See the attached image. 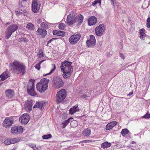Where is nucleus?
Instances as JSON below:
<instances>
[{
    "mask_svg": "<svg viewBox=\"0 0 150 150\" xmlns=\"http://www.w3.org/2000/svg\"><path fill=\"white\" fill-rule=\"evenodd\" d=\"M9 66L11 67V70L15 74H23L25 72V67L21 63L15 61L9 64Z\"/></svg>",
    "mask_w": 150,
    "mask_h": 150,
    "instance_id": "obj_1",
    "label": "nucleus"
},
{
    "mask_svg": "<svg viewBox=\"0 0 150 150\" xmlns=\"http://www.w3.org/2000/svg\"><path fill=\"white\" fill-rule=\"evenodd\" d=\"M71 64V62L65 61L61 65V69L64 73L63 76L64 78H67L71 76V71H72L73 69Z\"/></svg>",
    "mask_w": 150,
    "mask_h": 150,
    "instance_id": "obj_2",
    "label": "nucleus"
},
{
    "mask_svg": "<svg viewBox=\"0 0 150 150\" xmlns=\"http://www.w3.org/2000/svg\"><path fill=\"white\" fill-rule=\"evenodd\" d=\"M48 82V79L45 78L42 79L36 85L37 90L40 93L44 92L47 89Z\"/></svg>",
    "mask_w": 150,
    "mask_h": 150,
    "instance_id": "obj_3",
    "label": "nucleus"
},
{
    "mask_svg": "<svg viewBox=\"0 0 150 150\" xmlns=\"http://www.w3.org/2000/svg\"><path fill=\"white\" fill-rule=\"evenodd\" d=\"M67 96V92L64 89H62L57 92L56 95V101L59 103L64 100Z\"/></svg>",
    "mask_w": 150,
    "mask_h": 150,
    "instance_id": "obj_4",
    "label": "nucleus"
},
{
    "mask_svg": "<svg viewBox=\"0 0 150 150\" xmlns=\"http://www.w3.org/2000/svg\"><path fill=\"white\" fill-rule=\"evenodd\" d=\"M34 82V80L30 79L28 82L27 85V92L28 94L32 96L37 95L35 91Z\"/></svg>",
    "mask_w": 150,
    "mask_h": 150,
    "instance_id": "obj_5",
    "label": "nucleus"
},
{
    "mask_svg": "<svg viewBox=\"0 0 150 150\" xmlns=\"http://www.w3.org/2000/svg\"><path fill=\"white\" fill-rule=\"evenodd\" d=\"M52 84L56 88H58L63 86L64 82L62 79L60 77H55L52 81Z\"/></svg>",
    "mask_w": 150,
    "mask_h": 150,
    "instance_id": "obj_6",
    "label": "nucleus"
},
{
    "mask_svg": "<svg viewBox=\"0 0 150 150\" xmlns=\"http://www.w3.org/2000/svg\"><path fill=\"white\" fill-rule=\"evenodd\" d=\"M18 27L15 24H12L8 26L6 31V38L8 39L11 36L13 33L16 30Z\"/></svg>",
    "mask_w": 150,
    "mask_h": 150,
    "instance_id": "obj_7",
    "label": "nucleus"
},
{
    "mask_svg": "<svg viewBox=\"0 0 150 150\" xmlns=\"http://www.w3.org/2000/svg\"><path fill=\"white\" fill-rule=\"evenodd\" d=\"M41 4L38 0H33L32 4V10L34 13L38 12L40 10Z\"/></svg>",
    "mask_w": 150,
    "mask_h": 150,
    "instance_id": "obj_8",
    "label": "nucleus"
},
{
    "mask_svg": "<svg viewBox=\"0 0 150 150\" xmlns=\"http://www.w3.org/2000/svg\"><path fill=\"white\" fill-rule=\"evenodd\" d=\"M105 30V25L102 24L96 27L95 29V32L97 36H100L103 34Z\"/></svg>",
    "mask_w": 150,
    "mask_h": 150,
    "instance_id": "obj_9",
    "label": "nucleus"
},
{
    "mask_svg": "<svg viewBox=\"0 0 150 150\" xmlns=\"http://www.w3.org/2000/svg\"><path fill=\"white\" fill-rule=\"evenodd\" d=\"M76 17L74 14H71L67 16V23L70 26L76 21Z\"/></svg>",
    "mask_w": 150,
    "mask_h": 150,
    "instance_id": "obj_10",
    "label": "nucleus"
},
{
    "mask_svg": "<svg viewBox=\"0 0 150 150\" xmlns=\"http://www.w3.org/2000/svg\"><path fill=\"white\" fill-rule=\"evenodd\" d=\"M30 119L29 115L28 114L24 113L19 118V120L22 124L25 125L29 122Z\"/></svg>",
    "mask_w": 150,
    "mask_h": 150,
    "instance_id": "obj_11",
    "label": "nucleus"
},
{
    "mask_svg": "<svg viewBox=\"0 0 150 150\" xmlns=\"http://www.w3.org/2000/svg\"><path fill=\"white\" fill-rule=\"evenodd\" d=\"M81 37L80 34L72 35L69 38V41L72 45H74L79 40Z\"/></svg>",
    "mask_w": 150,
    "mask_h": 150,
    "instance_id": "obj_12",
    "label": "nucleus"
},
{
    "mask_svg": "<svg viewBox=\"0 0 150 150\" xmlns=\"http://www.w3.org/2000/svg\"><path fill=\"white\" fill-rule=\"evenodd\" d=\"M23 132L22 127L18 126L17 127H12L11 129V132L13 134L21 133Z\"/></svg>",
    "mask_w": 150,
    "mask_h": 150,
    "instance_id": "obj_13",
    "label": "nucleus"
},
{
    "mask_svg": "<svg viewBox=\"0 0 150 150\" xmlns=\"http://www.w3.org/2000/svg\"><path fill=\"white\" fill-rule=\"evenodd\" d=\"M6 96L8 99H11L15 96V93L13 89H8L5 91Z\"/></svg>",
    "mask_w": 150,
    "mask_h": 150,
    "instance_id": "obj_14",
    "label": "nucleus"
},
{
    "mask_svg": "<svg viewBox=\"0 0 150 150\" xmlns=\"http://www.w3.org/2000/svg\"><path fill=\"white\" fill-rule=\"evenodd\" d=\"M90 39L86 41V43L88 47L93 46L95 45L96 39L95 37L93 35H90Z\"/></svg>",
    "mask_w": 150,
    "mask_h": 150,
    "instance_id": "obj_15",
    "label": "nucleus"
},
{
    "mask_svg": "<svg viewBox=\"0 0 150 150\" xmlns=\"http://www.w3.org/2000/svg\"><path fill=\"white\" fill-rule=\"evenodd\" d=\"M13 121L9 118H6L4 120L3 123L4 126L8 128L11 126L13 124Z\"/></svg>",
    "mask_w": 150,
    "mask_h": 150,
    "instance_id": "obj_16",
    "label": "nucleus"
},
{
    "mask_svg": "<svg viewBox=\"0 0 150 150\" xmlns=\"http://www.w3.org/2000/svg\"><path fill=\"white\" fill-rule=\"evenodd\" d=\"M97 22V18L94 16H92L89 18L88 24L90 26L94 25Z\"/></svg>",
    "mask_w": 150,
    "mask_h": 150,
    "instance_id": "obj_17",
    "label": "nucleus"
},
{
    "mask_svg": "<svg viewBox=\"0 0 150 150\" xmlns=\"http://www.w3.org/2000/svg\"><path fill=\"white\" fill-rule=\"evenodd\" d=\"M34 101L32 100H28L26 104H25V108L27 110L30 111L31 110V107L34 103Z\"/></svg>",
    "mask_w": 150,
    "mask_h": 150,
    "instance_id": "obj_18",
    "label": "nucleus"
},
{
    "mask_svg": "<svg viewBox=\"0 0 150 150\" xmlns=\"http://www.w3.org/2000/svg\"><path fill=\"white\" fill-rule=\"evenodd\" d=\"M37 35H40L42 38H44L47 34V32L45 30L39 28L37 31Z\"/></svg>",
    "mask_w": 150,
    "mask_h": 150,
    "instance_id": "obj_19",
    "label": "nucleus"
},
{
    "mask_svg": "<svg viewBox=\"0 0 150 150\" xmlns=\"http://www.w3.org/2000/svg\"><path fill=\"white\" fill-rule=\"evenodd\" d=\"M78 105H76L72 107L69 110V113L71 115H73L77 111L79 110V108L78 107Z\"/></svg>",
    "mask_w": 150,
    "mask_h": 150,
    "instance_id": "obj_20",
    "label": "nucleus"
},
{
    "mask_svg": "<svg viewBox=\"0 0 150 150\" xmlns=\"http://www.w3.org/2000/svg\"><path fill=\"white\" fill-rule=\"evenodd\" d=\"M10 76V74L8 71H6L3 72L2 74L0 75V78L2 81H4L7 78Z\"/></svg>",
    "mask_w": 150,
    "mask_h": 150,
    "instance_id": "obj_21",
    "label": "nucleus"
},
{
    "mask_svg": "<svg viewBox=\"0 0 150 150\" xmlns=\"http://www.w3.org/2000/svg\"><path fill=\"white\" fill-rule=\"evenodd\" d=\"M117 124V122L116 121H112L109 123L106 126V130H108L111 129Z\"/></svg>",
    "mask_w": 150,
    "mask_h": 150,
    "instance_id": "obj_22",
    "label": "nucleus"
},
{
    "mask_svg": "<svg viewBox=\"0 0 150 150\" xmlns=\"http://www.w3.org/2000/svg\"><path fill=\"white\" fill-rule=\"evenodd\" d=\"M44 104L42 102H38L36 103L33 107V108H39L42 109L44 108Z\"/></svg>",
    "mask_w": 150,
    "mask_h": 150,
    "instance_id": "obj_23",
    "label": "nucleus"
},
{
    "mask_svg": "<svg viewBox=\"0 0 150 150\" xmlns=\"http://www.w3.org/2000/svg\"><path fill=\"white\" fill-rule=\"evenodd\" d=\"M91 131L90 129L87 128L83 131L82 134L84 136L88 137L91 135Z\"/></svg>",
    "mask_w": 150,
    "mask_h": 150,
    "instance_id": "obj_24",
    "label": "nucleus"
},
{
    "mask_svg": "<svg viewBox=\"0 0 150 150\" xmlns=\"http://www.w3.org/2000/svg\"><path fill=\"white\" fill-rule=\"evenodd\" d=\"M145 30L144 28L141 29L139 31L140 37L141 39L144 40L146 35L144 33Z\"/></svg>",
    "mask_w": 150,
    "mask_h": 150,
    "instance_id": "obj_25",
    "label": "nucleus"
},
{
    "mask_svg": "<svg viewBox=\"0 0 150 150\" xmlns=\"http://www.w3.org/2000/svg\"><path fill=\"white\" fill-rule=\"evenodd\" d=\"M21 140L20 137H17L10 139L11 144L17 143L19 142Z\"/></svg>",
    "mask_w": 150,
    "mask_h": 150,
    "instance_id": "obj_26",
    "label": "nucleus"
},
{
    "mask_svg": "<svg viewBox=\"0 0 150 150\" xmlns=\"http://www.w3.org/2000/svg\"><path fill=\"white\" fill-rule=\"evenodd\" d=\"M83 16L82 15L80 14L78 16V19L77 21L78 25H80L82 23L83 21Z\"/></svg>",
    "mask_w": 150,
    "mask_h": 150,
    "instance_id": "obj_27",
    "label": "nucleus"
},
{
    "mask_svg": "<svg viewBox=\"0 0 150 150\" xmlns=\"http://www.w3.org/2000/svg\"><path fill=\"white\" fill-rule=\"evenodd\" d=\"M111 145L110 143H108V142H106L101 144V147L104 149L105 148H107L109 147Z\"/></svg>",
    "mask_w": 150,
    "mask_h": 150,
    "instance_id": "obj_28",
    "label": "nucleus"
},
{
    "mask_svg": "<svg viewBox=\"0 0 150 150\" xmlns=\"http://www.w3.org/2000/svg\"><path fill=\"white\" fill-rule=\"evenodd\" d=\"M73 118L72 117H70L68 120H66L64 121V122L62 123V125H63V126L62 128H64L66 126H67V125L70 122V120H73Z\"/></svg>",
    "mask_w": 150,
    "mask_h": 150,
    "instance_id": "obj_29",
    "label": "nucleus"
},
{
    "mask_svg": "<svg viewBox=\"0 0 150 150\" xmlns=\"http://www.w3.org/2000/svg\"><path fill=\"white\" fill-rule=\"evenodd\" d=\"M26 28L28 30H33L34 28V25L31 23H28L27 24Z\"/></svg>",
    "mask_w": 150,
    "mask_h": 150,
    "instance_id": "obj_30",
    "label": "nucleus"
},
{
    "mask_svg": "<svg viewBox=\"0 0 150 150\" xmlns=\"http://www.w3.org/2000/svg\"><path fill=\"white\" fill-rule=\"evenodd\" d=\"M40 26L41 27L45 28H48L49 26L48 23L46 22L42 23L40 24Z\"/></svg>",
    "mask_w": 150,
    "mask_h": 150,
    "instance_id": "obj_31",
    "label": "nucleus"
},
{
    "mask_svg": "<svg viewBox=\"0 0 150 150\" xmlns=\"http://www.w3.org/2000/svg\"><path fill=\"white\" fill-rule=\"evenodd\" d=\"M129 132V131L126 129H123L121 132V133L123 136H125Z\"/></svg>",
    "mask_w": 150,
    "mask_h": 150,
    "instance_id": "obj_32",
    "label": "nucleus"
},
{
    "mask_svg": "<svg viewBox=\"0 0 150 150\" xmlns=\"http://www.w3.org/2000/svg\"><path fill=\"white\" fill-rule=\"evenodd\" d=\"M45 60H43L39 62L38 64H37L35 66V68L36 69H37L38 70H40V65Z\"/></svg>",
    "mask_w": 150,
    "mask_h": 150,
    "instance_id": "obj_33",
    "label": "nucleus"
},
{
    "mask_svg": "<svg viewBox=\"0 0 150 150\" xmlns=\"http://www.w3.org/2000/svg\"><path fill=\"white\" fill-rule=\"evenodd\" d=\"M52 66L54 67V68L52 69L51 71H50V72L48 74H46L45 75H44V76H46V75H50V74H52L54 71L56 69V66H55V64H52Z\"/></svg>",
    "mask_w": 150,
    "mask_h": 150,
    "instance_id": "obj_34",
    "label": "nucleus"
},
{
    "mask_svg": "<svg viewBox=\"0 0 150 150\" xmlns=\"http://www.w3.org/2000/svg\"><path fill=\"white\" fill-rule=\"evenodd\" d=\"M52 137V135L49 134L43 136L42 137L43 139H47L51 138Z\"/></svg>",
    "mask_w": 150,
    "mask_h": 150,
    "instance_id": "obj_35",
    "label": "nucleus"
},
{
    "mask_svg": "<svg viewBox=\"0 0 150 150\" xmlns=\"http://www.w3.org/2000/svg\"><path fill=\"white\" fill-rule=\"evenodd\" d=\"M65 25L64 23H61L59 25V28L61 30H64L65 27Z\"/></svg>",
    "mask_w": 150,
    "mask_h": 150,
    "instance_id": "obj_36",
    "label": "nucleus"
},
{
    "mask_svg": "<svg viewBox=\"0 0 150 150\" xmlns=\"http://www.w3.org/2000/svg\"><path fill=\"white\" fill-rule=\"evenodd\" d=\"M142 118L145 119L150 118V114H149V112L148 111L144 116L142 117Z\"/></svg>",
    "mask_w": 150,
    "mask_h": 150,
    "instance_id": "obj_37",
    "label": "nucleus"
},
{
    "mask_svg": "<svg viewBox=\"0 0 150 150\" xmlns=\"http://www.w3.org/2000/svg\"><path fill=\"white\" fill-rule=\"evenodd\" d=\"M4 144L7 145L11 144L10 139H7L5 140L4 141Z\"/></svg>",
    "mask_w": 150,
    "mask_h": 150,
    "instance_id": "obj_38",
    "label": "nucleus"
},
{
    "mask_svg": "<svg viewBox=\"0 0 150 150\" xmlns=\"http://www.w3.org/2000/svg\"><path fill=\"white\" fill-rule=\"evenodd\" d=\"M38 57L39 58H42L43 57V52L42 50H40L38 53Z\"/></svg>",
    "mask_w": 150,
    "mask_h": 150,
    "instance_id": "obj_39",
    "label": "nucleus"
},
{
    "mask_svg": "<svg viewBox=\"0 0 150 150\" xmlns=\"http://www.w3.org/2000/svg\"><path fill=\"white\" fill-rule=\"evenodd\" d=\"M147 25L148 28H150V18H148L147 20Z\"/></svg>",
    "mask_w": 150,
    "mask_h": 150,
    "instance_id": "obj_40",
    "label": "nucleus"
},
{
    "mask_svg": "<svg viewBox=\"0 0 150 150\" xmlns=\"http://www.w3.org/2000/svg\"><path fill=\"white\" fill-rule=\"evenodd\" d=\"M59 33L58 36H60L63 37L65 35V33L64 32L62 31H59Z\"/></svg>",
    "mask_w": 150,
    "mask_h": 150,
    "instance_id": "obj_41",
    "label": "nucleus"
},
{
    "mask_svg": "<svg viewBox=\"0 0 150 150\" xmlns=\"http://www.w3.org/2000/svg\"><path fill=\"white\" fill-rule=\"evenodd\" d=\"M101 2V0H99L98 1H95L92 3V4L94 6L96 4L98 3H99L100 4Z\"/></svg>",
    "mask_w": 150,
    "mask_h": 150,
    "instance_id": "obj_42",
    "label": "nucleus"
},
{
    "mask_svg": "<svg viewBox=\"0 0 150 150\" xmlns=\"http://www.w3.org/2000/svg\"><path fill=\"white\" fill-rule=\"evenodd\" d=\"M59 33V31L54 30L53 31V34L54 35H58Z\"/></svg>",
    "mask_w": 150,
    "mask_h": 150,
    "instance_id": "obj_43",
    "label": "nucleus"
},
{
    "mask_svg": "<svg viewBox=\"0 0 150 150\" xmlns=\"http://www.w3.org/2000/svg\"><path fill=\"white\" fill-rule=\"evenodd\" d=\"M15 12L16 15L17 16H19L21 14V12L19 11H16Z\"/></svg>",
    "mask_w": 150,
    "mask_h": 150,
    "instance_id": "obj_44",
    "label": "nucleus"
},
{
    "mask_svg": "<svg viewBox=\"0 0 150 150\" xmlns=\"http://www.w3.org/2000/svg\"><path fill=\"white\" fill-rule=\"evenodd\" d=\"M120 57L122 59H124L125 58V57L124 55L122 53H120Z\"/></svg>",
    "mask_w": 150,
    "mask_h": 150,
    "instance_id": "obj_45",
    "label": "nucleus"
},
{
    "mask_svg": "<svg viewBox=\"0 0 150 150\" xmlns=\"http://www.w3.org/2000/svg\"><path fill=\"white\" fill-rule=\"evenodd\" d=\"M37 22L38 24H40L42 21V20L40 18H38L36 21Z\"/></svg>",
    "mask_w": 150,
    "mask_h": 150,
    "instance_id": "obj_46",
    "label": "nucleus"
},
{
    "mask_svg": "<svg viewBox=\"0 0 150 150\" xmlns=\"http://www.w3.org/2000/svg\"><path fill=\"white\" fill-rule=\"evenodd\" d=\"M56 39V38H53L51 39V40H49L48 41V42L47 44H49V43H51V42L52 41V40H54L55 39Z\"/></svg>",
    "mask_w": 150,
    "mask_h": 150,
    "instance_id": "obj_47",
    "label": "nucleus"
},
{
    "mask_svg": "<svg viewBox=\"0 0 150 150\" xmlns=\"http://www.w3.org/2000/svg\"><path fill=\"white\" fill-rule=\"evenodd\" d=\"M83 142L84 143H86L87 142L89 143L90 142H91V140H84L83 141Z\"/></svg>",
    "mask_w": 150,
    "mask_h": 150,
    "instance_id": "obj_48",
    "label": "nucleus"
},
{
    "mask_svg": "<svg viewBox=\"0 0 150 150\" xmlns=\"http://www.w3.org/2000/svg\"><path fill=\"white\" fill-rule=\"evenodd\" d=\"M33 149L34 150H38V148L36 147V146L35 145H34V147H33Z\"/></svg>",
    "mask_w": 150,
    "mask_h": 150,
    "instance_id": "obj_49",
    "label": "nucleus"
},
{
    "mask_svg": "<svg viewBox=\"0 0 150 150\" xmlns=\"http://www.w3.org/2000/svg\"><path fill=\"white\" fill-rule=\"evenodd\" d=\"M133 92L132 91L131 92H130L128 95H127V96H131L132 95V94H133Z\"/></svg>",
    "mask_w": 150,
    "mask_h": 150,
    "instance_id": "obj_50",
    "label": "nucleus"
},
{
    "mask_svg": "<svg viewBox=\"0 0 150 150\" xmlns=\"http://www.w3.org/2000/svg\"><path fill=\"white\" fill-rule=\"evenodd\" d=\"M35 144H33V145H30V146L33 149V147H34V145H35Z\"/></svg>",
    "mask_w": 150,
    "mask_h": 150,
    "instance_id": "obj_51",
    "label": "nucleus"
},
{
    "mask_svg": "<svg viewBox=\"0 0 150 150\" xmlns=\"http://www.w3.org/2000/svg\"><path fill=\"white\" fill-rule=\"evenodd\" d=\"M22 0L23 1H27V0Z\"/></svg>",
    "mask_w": 150,
    "mask_h": 150,
    "instance_id": "obj_52",
    "label": "nucleus"
},
{
    "mask_svg": "<svg viewBox=\"0 0 150 150\" xmlns=\"http://www.w3.org/2000/svg\"><path fill=\"white\" fill-rule=\"evenodd\" d=\"M135 143V142H133H133H132V144L134 143Z\"/></svg>",
    "mask_w": 150,
    "mask_h": 150,
    "instance_id": "obj_53",
    "label": "nucleus"
},
{
    "mask_svg": "<svg viewBox=\"0 0 150 150\" xmlns=\"http://www.w3.org/2000/svg\"><path fill=\"white\" fill-rule=\"evenodd\" d=\"M1 84V83H0V85Z\"/></svg>",
    "mask_w": 150,
    "mask_h": 150,
    "instance_id": "obj_54",
    "label": "nucleus"
}]
</instances>
